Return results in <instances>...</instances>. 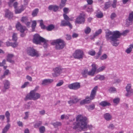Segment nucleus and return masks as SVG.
Wrapping results in <instances>:
<instances>
[{
  "label": "nucleus",
  "instance_id": "6ab92c4d",
  "mask_svg": "<svg viewBox=\"0 0 133 133\" xmlns=\"http://www.w3.org/2000/svg\"><path fill=\"white\" fill-rule=\"evenodd\" d=\"M91 100H92L90 99L89 96H87L84 99L81 101L80 104L81 105H82L85 104L89 103Z\"/></svg>",
  "mask_w": 133,
  "mask_h": 133
},
{
  "label": "nucleus",
  "instance_id": "72a5a7b5",
  "mask_svg": "<svg viewBox=\"0 0 133 133\" xmlns=\"http://www.w3.org/2000/svg\"><path fill=\"white\" fill-rule=\"evenodd\" d=\"M102 32V30L101 29H99L97 31H96L95 34L93 35V38H95L96 37L99 35Z\"/></svg>",
  "mask_w": 133,
  "mask_h": 133
},
{
  "label": "nucleus",
  "instance_id": "7c9ffc66",
  "mask_svg": "<svg viewBox=\"0 0 133 133\" xmlns=\"http://www.w3.org/2000/svg\"><path fill=\"white\" fill-rule=\"evenodd\" d=\"M38 11L39 10L37 8L35 9L34 10L32 13V16L35 17L36 16L38 12Z\"/></svg>",
  "mask_w": 133,
  "mask_h": 133
},
{
  "label": "nucleus",
  "instance_id": "4c0bfd02",
  "mask_svg": "<svg viewBox=\"0 0 133 133\" xmlns=\"http://www.w3.org/2000/svg\"><path fill=\"white\" fill-rule=\"evenodd\" d=\"M105 67L104 66L100 67L98 69H97V73H98L102 71L105 69Z\"/></svg>",
  "mask_w": 133,
  "mask_h": 133
},
{
  "label": "nucleus",
  "instance_id": "0e129e2a",
  "mask_svg": "<svg viewBox=\"0 0 133 133\" xmlns=\"http://www.w3.org/2000/svg\"><path fill=\"white\" fill-rule=\"evenodd\" d=\"M69 9L67 8H65L63 9V10L64 14H66L68 13V11Z\"/></svg>",
  "mask_w": 133,
  "mask_h": 133
},
{
  "label": "nucleus",
  "instance_id": "4be33fe9",
  "mask_svg": "<svg viewBox=\"0 0 133 133\" xmlns=\"http://www.w3.org/2000/svg\"><path fill=\"white\" fill-rule=\"evenodd\" d=\"M4 88L5 89H7L10 88V82L6 80H5L3 82Z\"/></svg>",
  "mask_w": 133,
  "mask_h": 133
},
{
  "label": "nucleus",
  "instance_id": "69168bd1",
  "mask_svg": "<svg viewBox=\"0 0 133 133\" xmlns=\"http://www.w3.org/2000/svg\"><path fill=\"white\" fill-rule=\"evenodd\" d=\"M18 4V3L17 2H16L14 3L13 6L15 10L17 8V7Z\"/></svg>",
  "mask_w": 133,
  "mask_h": 133
},
{
  "label": "nucleus",
  "instance_id": "6e6d98bb",
  "mask_svg": "<svg viewBox=\"0 0 133 133\" xmlns=\"http://www.w3.org/2000/svg\"><path fill=\"white\" fill-rule=\"evenodd\" d=\"M40 21L41 22L40 23V25L41 26V28L43 29H44L45 28V26L44 25L43 20H40Z\"/></svg>",
  "mask_w": 133,
  "mask_h": 133
},
{
  "label": "nucleus",
  "instance_id": "3c124183",
  "mask_svg": "<svg viewBox=\"0 0 133 133\" xmlns=\"http://www.w3.org/2000/svg\"><path fill=\"white\" fill-rule=\"evenodd\" d=\"M95 108V105L94 104H92L89 105V107L88 108V109L89 110H93Z\"/></svg>",
  "mask_w": 133,
  "mask_h": 133
},
{
  "label": "nucleus",
  "instance_id": "6e6552de",
  "mask_svg": "<svg viewBox=\"0 0 133 133\" xmlns=\"http://www.w3.org/2000/svg\"><path fill=\"white\" fill-rule=\"evenodd\" d=\"M62 68L60 66L54 68L53 71L54 73L52 74L53 77H56L59 76L62 72Z\"/></svg>",
  "mask_w": 133,
  "mask_h": 133
},
{
  "label": "nucleus",
  "instance_id": "393cba45",
  "mask_svg": "<svg viewBox=\"0 0 133 133\" xmlns=\"http://www.w3.org/2000/svg\"><path fill=\"white\" fill-rule=\"evenodd\" d=\"M10 127V125L9 123L5 125L3 129L2 132V133H6Z\"/></svg>",
  "mask_w": 133,
  "mask_h": 133
},
{
  "label": "nucleus",
  "instance_id": "20e7f679",
  "mask_svg": "<svg viewBox=\"0 0 133 133\" xmlns=\"http://www.w3.org/2000/svg\"><path fill=\"white\" fill-rule=\"evenodd\" d=\"M52 44L53 45H55V48L57 50H60L63 49L65 45V43L64 41L60 39L54 40L52 43Z\"/></svg>",
  "mask_w": 133,
  "mask_h": 133
},
{
  "label": "nucleus",
  "instance_id": "338daca9",
  "mask_svg": "<svg viewBox=\"0 0 133 133\" xmlns=\"http://www.w3.org/2000/svg\"><path fill=\"white\" fill-rule=\"evenodd\" d=\"M7 56L8 58H13L14 57V55L12 54H9Z\"/></svg>",
  "mask_w": 133,
  "mask_h": 133
},
{
  "label": "nucleus",
  "instance_id": "39448f33",
  "mask_svg": "<svg viewBox=\"0 0 133 133\" xmlns=\"http://www.w3.org/2000/svg\"><path fill=\"white\" fill-rule=\"evenodd\" d=\"M27 52L29 55L32 57L35 56L38 57L40 55L38 52L34 49L33 48L29 47L28 48Z\"/></svg>",
  "mask_w": 133,
  "mask_h": 133
},
{
  "label": "nucleus",
  "instance_id": "a211bd4d",
  "mask_svg": "<svg viewBox=\"0 0 133 133\" xmlns=\"http://www.w3.org/2000/svg\"><path fill=\"white\" fill-rule=\"evenodd\" d=\"M68 26L71 29L72 28V26L70 23L68 21L64 20H62L60 24V26Z\"/></svg>",
  "mask_w": 133,
  "mask_h": 133
},
{
  "label": "nucleus",
  "instance_id": "9b49d317",
  "mask_svg": "<svg viewBox=\"0 0 133 133\" xmlns=\"http://www.w3.org/2000/svg\"><path fill=\"white\" fill-rule=\"evenodd\" d=\"M133 21V11L130 13L129 17L126 20V25L127 26L132 24Z\"/></svg>",
  "mask_w": 133,
  "mask_h": 133
},
{
  "label": "nucleus",
  "instance_id": "ea45409f",
  "mask_svg": "<svg viewBox=\"0 0 133 133\" xmlns=\"http://www.w3.org/2000/svg\"><path fill=\"white\" fill-rule=\"evenodd\" d=\"M21 21L23 22L26 23L28 21V19L27 17H23L22 18Z\"/></svg>",
  "mask_w": 133,
  "mask_h": 133
},
{
  "label": "nucleus",
  "instance_id": "49530a36",
  "mask_svg": "<svg viewBox=\"0 0 133 133\" xmlns=\"http://www.w3.org/2000/svg\"><path fill=\"white\" fill-rule=\"evenodd\" d=\"M110 6V3L109 2H106L105 4L104 8L107 9Z\"/></svg>",
  "mask_w": 133,
  "mask_h": 133
},
{
  "label": "nucleus",
  "instance_id": "412c9836",
  "mask_svg": "<svg viewBox=\"0 0 133 133\" xmlns=\"http://www.w3.org/2000/svg\"><path fill=\"white\" fill-rule=\"evenodd\" d=\"M25 9V7L23 5H21L19 8H17L15 10L16 14H18L21 13Z\"/></svg>",
  "mask_w": 133,
  "mask_h": 133
},
{
  "label": "nucleus",
  "instance_id": "2eb2a0df",
  "mask_svg": "<svg viewBox=\"0 0 133 133\" xmlns=\"http://www.w3.org/2000/svg\"><path fill=\"white\" fill-rule=\"evenodd\" d=\"M92 68L90 71H89L88 73V75L93 76L95 72H97V67L95 64H92L91 65Z\"/></svg>",
  "mask_w": 133,
  "mask_h": 133
},
{
  "label": "nucleus",
  "instance_id": "aec40b11",
  "mask_svg": "<svg viewBox=\"0 0 133 133\" xmlns=\"http://www.w3.org/2000/svg\"><path fill=\"white\" fill-rule=\"evenodd\" d=\"M53 80L51 79H43L42 81L41 84L43 85H46L51 83Z\"/></svg>",
  "mask_w": 133,
  "mask_h": 133
},
{
  "label": "nucleus",
  "instance_id": "473e14b6",
  "mask_svg": "<svg viewBox=\"0 0 133 133\" xmlns=\"http://www.w3.org/2000/svg\"><path fill=\"white\" fill-rule=\"evenodd\" d=\"M66 1V0H61V3L59 5L60 7L61 8H63L65 6Z\"/></svg>",
  "mask_w": 133,
  "mask_h": 133
},
{
  "label": "nucleus",
  "instance_id": "a878e982",
  "mask_svg": "<svg viewBox=\"0 0 133 133\" xmlns=\"http://www.w3.org/2000/svg\"><path fill=\"white\" fill-rule=\"evenodd\" d=\"M104 117L107 121L110 120L112 118V116L109 113L105 114L104 115Z\"/></svg>",
  "mask_w": 133,
  "mask_h": 133
},
{
  "label": "nucleus",
  "instance_id": "13d9d810",
  "mask_svg": "<svg viewBox=\"0 0 133 133\" xmlns=\"http://www.w3.org/2000/svg\"><path fill=\"white\" fill-rule=\"evenodd\" d=\"M115 127L112 124H111L108 127V128L109 129H113Z\"/></svg>",
  "mask_w": 133,
  "mask_h": 133
},
{
  "label": "nucleus",
  "instance_id": "5701e85b",
  "mask_svg": "<svg viewBox=\"0 0 133 133\" xmlns=\"http://www.w3.org/2000/svg\"><path fill=\"white\" fill-rule=\"evenodd\" d=\"M99 105L103 107L109 106L111 105V104L108 102L107 101H103L99 103Z\"/></svg>",
  "mask_w": 133,
  "mask_h": 133
},
{
  "label": "nucleus",
  "instance_id": "f03ea898",
  "mask_svg": "<svg viewBox=\"0 0 133 133\" xmlns=\"http://www.w3.org/2000/svg\"><path fill=\"white\" fill-rule=\"evenodd\" d=\"M119 31H116L113 32L108 30L105 32V37L107 40L110 39V42L112 45L115 46H117L119 44V43L117 42L118 40L119 35Z\"/></svg>",
  "mask_w": 133,
  "mask_h": 133
},
{
  "label": "nucleus",
  "instance_id": "de8ad7c7",
  "mask_svg": "<svg viewBox=\"0 0 133 133\" xmlns=\"http://www.w3.org/2000/svg\"><path fill=\"white\" fill-rule=\"evenodd\" d=\"M120 99L118 98H117L114 99L113 100V102L116 104L118 103L119 102Z\"/></svg>",
  "mask_w": 133,
  "mask_h": 133
},
{
  "label": "nucleus",
  "instance_id": "9d476101",
  "mask_svg": "<svg viewBox=\"0 0 133 133\" xmlns=\"http://www.w3.org/2000/svg\"><path fill=\"white\" fill-rule=\"evenodd\" d=\"M68 87L70 89L76 90L80 88L81 86L79 83L75 82L69 84Z\"/></svg>",
  "mask_w": 133,
  "mask_h": 133
},
{
  "label": "nucleus",
  "instance_id": "bf43d9fd",
  "mask_svg": "<svg viewBox=\"0 0 133 133\" xmlns=\"http://www.w3.org/2000/svg\"><path fill=\"white\" fill-rule=\"evenodd\" d=\"M58 9V6L56 5H55L54 6L53 10L54 11H56Z\"/></svg>",
  "mask_w": 133,
  "mask_h": 133
},
{
  "label": "nucleus",
  "instance_id": "f3484780",
  "mask_svg": "<svg viewBox=\"0 0 133 133\" xmlns=\"http://www.w3.org/2000/svg\"><path fill=\"white\" fill-rule=\"evenodd\" d=\"M16 28L21 33H23L26 30L25 27L22 26L19 23H18L16 25Z\"/></svg>",
  "mask_w": 133,
  "mask_h": 133
},
{
  "label": "nucleus",
  "instance_id": "774afa93",
  "mask_svg": "<svg viewBox=\"0 0 133 133\" xmlns=\"http://www.w3.org/2000/svg\"><path fill=\"white\" fill-rule=\"evenodd\" d=\"M132 51V49L129 47L127 49L125 52L128 54H129Z\"/></svg>",
  "mask_w": 133,
  "mask_h": 133
},
{
  "label": "nucleus",
  "instance_id": "a19ab883",
  "mask_svg": "<svg viewBox=\"0 0 133 133\" xmlns=\"http://www.w3.org/2000/svg\"><path fill=\"white\" fill-rule=\"evenodd\" d=\"M12 39L15 41H16L17 40V34L14 33L12 36Z\"/></svg>",
  "mask_w": 133,
  "mask_h": 133
},
{
  "label": "nucleus",
  "instance_id": "f8f14e48",
  "mask_svg": "<svg viewBox=\"0 0 133 133\" xmlns=\"http://www.w3.org/2000/svg\"><path fill=\"white\" fill-rule=\"evenodd\" d=\"M70 100L68 101V103L70 105L73 104H75L77 103L79 101L78 97L75 96H73L70 97Z\"/></svg>",
  "mask_w": 133,
  "mask_h": 133
},
{
  "label": "nucleus",
  "instance_id": "7ed1b4c3",
  "mask_svg": "<svg viewBox=\"0 0 133 133\" xmlns=\"http://www.w3.org/2000/svg\"><path fill=\"white\" fill-rule=\"evenodd\" d=\"M40 97L41 95L39 93L34 92L33 91H31L29 94L26 96L24 100L25 101L28 99L36 100L39 98Z\"/></svg>",
  "mask_w": 133,
  "mask_h": 133
},
{
  "label": "nucleus",
  "instance_id": "c03bdc74",
  "mask_svg": "<svg viewBox=\"0 0 133 133\" xmlns=\"http://www.w3.org/2000/svg\"><path fill=\"white\" fill-rule=\"evenodd\" d=\"M116 91V89L114 87H111L109 89V91L110 93H114Z\"/></svg>",
  "mask_w": 133,
  "mask_h": 133
},
{
  "label": "nucleus",
  "instance_id": "052dcab7",
  "mask_svg": "<svg viewBox=\"0 0 133 133\" xmlns=\"http://www.w3.org/2000/svg\"><path fill=\"white\" fill-rule=\"evenodd\" d=\"M25 116L24 117V119H27L28 117V116H29V115L28 114V112H25Z\"/></svg>",
  "mask_w": 133,
  "mask_h": 133
},
{
  "label": "nucleus",
  "instance_id": "8fccbe9b",
  "mask_svg": "<svg viewBox=\"0 0 133 133\" xmlns=\"http://www.w3.org/2000/svg\"><path fill=\"white\" fill-rule=\"evenodd\" d=\"M65 37L67 40H70L71 38V35L68 34H66L65 35Z\"/></svg>",
  "mask_w": 133,
  "mask_h": 133
},
{
  "label": "nucleus",
  "instance_id": "b1692460",
  "mask_svg": "<svg viewBox=\"0 0 133 133\" xmlns=\"http://www.w3.org/2000/svg\"><path fill=\"white\" fill-rule=\"evenodd\" d=\"M105 79V77L104 75H97L94 78L95 81L99 79L101 81L104 80Z\"/></svg>",
  "mask_w": 133,
  "mask_h": 133
},
{
  "label": "nucleus",
  "instance_id": "864d4df0",
  "mask_svg": "<svg viewBox=\"0 0 133 133\" xmlns=\"http://www.w3.org/2000/svg\"><path fill=\"white\" fill-rule=\"evenodd\" d=\"M116 15L115 13H112L110 15V18L112 19H114L116 17Z\"/></svg>",
  "mask_w": 133,
  "mask_h": 133
},
{
  "label": "nucleus",
  "instance_id": "09e8293b",
  "mask_svg": "<svg viewBox=\"0 0 133 133\" xmlns=\"http://www.w3.org/2000/svg\"><path fill=\"white\" fill-rule=\"evenodd\" d=\"M64 83V82L63 80H61L59 81L58 83L56 84L57 87H59L62 85Z\"/></svg>",
  "mask_w": 133,
  "mask_h": 133
},
{
  "label": "nucleus",
  "instance_id": "c9c22d12",
  "mask_svg": "<svg viewBox=\"0 0 133 133\" xmlns=\"http://www.w3.org/2000/svg\"><path fill=\"white\" fill-rule=\"evenodd\" d=\"M96 16L99 18H102L103 16V14L101 11L97 12L96 15Z\"/></svg>",
  "mask_w": 133,
  "mask_h": 133
},
{
  "label": "nucleus",
  "instance_id": "423d86ee",
  "mask_svg": "<svg viewBox=\"0 0 133 133\" xmlns=\"http://www.w3.org/2000/svg\"><path fill=\"white\" fill-rule=\"evenodd\" d=\"M45 41V39L44 38L41 37L37 34H35L34 36L33 42L34 43L38 44L41 42H44Z\"/></svg>",
  "mask_w": 133,
  "mask_h": 133
},
{
  "label": "nucleus",
  "instance_id": "0eeeda50",
  "mask_svg": "<svg viewBox=\"0 0 133 133\" xmlns=\"http://www.w3.org/2000/svg\"><path fill=\"white\" fill-rule=\"evenodd\" d=\"M72 55L74 58H82L84 57L83 51L80 49L76 50Z\"/></svg>",
  "mask_w": 133,
  "mask_h": 133
},
{
  "label": "nucleus",
  "instance_id": "603ef678",
  "mask_svg": "<svg viewBox=\"0 0 133 133\" xmlns=\"http://www.w3.org/2000/svg\"><path fill=\"white\" fill-rule=\"evenodd\" d=\"M18 45V43L17 42L14 43H11V46L13 48H15Z\"/></svg>",
  "mask_w": 133,
  "mask_h": 133
},
{
  "label": "nucleus",
  "instance_id": "bb28decb",
  "mask_svg": "<svg viewBox=\"0 0 133 133\" xmlns=\"http://www.w3.org/2000/svg\"><path fill=\"white\" fill-rule=\"evenodd\" d=\"M42 124V122L41 121H38L34 125L35 128L37 129L39 128L40 126Z\"/></svg>",
  "mask_w": 133,
  "mask_h": 133
},
{
  "label": "nucleus",
  "instance_id": "79ce46f5",
  "mask_svg": "<svg viewBox=\"0 0 133 133\" xmlns=\"http://www.w3.org/2000/svg\"><path fill=\"white\" fill-rule=\"evenodd\" d=\"M29 82H25L21 86V88H24L28 86L29 84Z\"/></svg>",
  "mask_w": 133,
  "mask_h": 133
},
{
  "label": "nucleus",
  "instance_id": "f704fd0d",
  "mask_svg": "<svg viewBox=\"0 0 133 133\" xmlns=\"http://www.w3.org/2000/svg\"><path fill=\"white\" fill-rule=\"evenodd\" d=\"M54 28L55 26L54 25L52 24H50L48 26L46 29L47 30L50 31L53 29Z\"/></svg>",
  "mask_w": 133,
  "mask_h": 133
},
{
  "label": "nucleus",
  "instance_id": "4468645a",
  "mask_svg": "<svg viewBox=\"0 0 133 133\" xmlns=\"http://www.w3.org/2000/svg\"><path fill=\"white\" fill-rule=\"evenodd\" d=\"M98 87L96 86H95L91 91L89 97L92 100L95 98L96 95V92L98 90Z\"/></svg>",
  "mask_w": 133,
  "mask_h": 133
},
{
  "label": "nucleus",
  "instance_id": "5fc2aeb1",
  "mask_svg": "<svg viewBox=\"0 0 133 133\" xmlns=\"http://www.w3.org/2000/svg\"><path fill=\"white\" fill-rule=\"evenodd\" d=\"M63 16L64 19L66 21H68L70 19L69 17L65 14H63Z\"/></svg>",
  "mask_w": 133,
  "mask_h": 133
},
{
  "label": "nucleus",
  "instance_id": "4d7b16f0",
  "mask_svg": "<svg viewBox=\"0 0 133 133\" xmlns=\"http://www.w3.org/2000/svg\"><path fill=\"white\" fill-rule=\"evenodd\" d=\"M117 3V0H114L113 2L112 5V7L114 8H115L116 7Z\"/></svg>",
  "mask_w": 133,
  "mask_h": 133
},
{
  "label": "nucleus",
  "instance_id": "1a4fd4ad",
  "mask_svg": "<svg viewBox=\"0 0 133 133\" xmlns=\"http://www.w3.org/2000/svg\"><path fill=\"white\" fill-rule=\"evenodd\" d=\"M84 16L85 15L84 13H80L79 16L76 18L75 23L78 24L83 23L85 21Z\"/></svg>",
  "mask_w": 133,
  "mask_h": 133
},
{
  "label": "nucleus",
  "instance_id": "680f3d73",
  "mask_svg": "<svg viewBox=\"0 0 133 133\" xmlns=\"http://www.w3.org/2000/svg\"><path fill=\"white\" fill-rule=\"evenodd\" d=\"M26 78L27 79L31 82L32 81V77L29 75H27L26 76Z\"/></svg>",
  "mask_w": 133,
  "mask_h": 133
},
{
  "label": "nucleus",
  "instance_id": "c756f323",
  "mask_svg": "<svg viewBox=\"0 0 133 133\" xmlns=\"http://www.w3.org/2000/svg\"><path fill=\"white\" fill-rule=\"evenodd\" d=\"M129 32V30H125L123 32H122L121 33H120L119 32V31L118 33L119 36V38L120 37V36L121 35H122L123 36H125L126 35V34L128 33Z\"/></svg>",
  "mask_w": 133,
  "mask_h": 133
},
{
  "label": "nucleus",
  "instance_id": "cd10ccee",
  "mask_svg": "<svg viewBox=\"0 0 133 133\" xmlns=\"http://www.w3.org/2000/svg\"><path fill=\"white\" fill-rule=\"evenodd\" d=\"M51 124L52 125L54 126L55 128H56L59 126H61L62 124L60 122H55L51 123Z\"/></svg>",
  "mask_w": 133,
  "mask_h": 133
},
{
  "label": "nucleus",
  "instance_id": "e2e57ef3",
  "mask_svg": "<svg viewBox=\"0 0 133 133\" xmlns=\"http://www.w3.org/2000/svg\"><path fill=\"white\" fill-rule=\"evenodd\" d=\"M78 36V35L76 33H73L72 35V37L73 38H76Z\"/></svg>",
  "mask_w": 133,
  "mask_h": 133
},
{
  "label": "nucleus",
  "instance_id": "a18cd8bd",
  "mask_svg": "<svg viewBox=\"0 0 133 133\" xmlns=\"http://www.w3.org/2000/svg\"><path fill=\"white\" fill-rule=\"evenodd\" d=\"M88 54L91 56H94L96 52L94 50H92L89 51L88 52Z\"/></svg>",
  "mask_w": 133,
  "mask_h": 133
},
{
  "label": "nucleus",
  "instance_id": "2f4dec72",
  "mask_svg": "<svg viewBox=\"0 0 133 133\" xmlns=\"http://www.w3.org/2000/svg\"><path fill=\"white\" fill-rule=\"evenodd\" d=\"M88 70L87 69L84 70L82 73V74L83 77H86L87 76L88 74Z\"/></svg>",
  "mask_w": 133,
  "mask_h": 133
},
{
  "label": "nucleus",
  "instance_id": "c85d7f7f",
  "mask_svg": "<svg viewBox=\"0 0 133 133\" xmlns=\"http://www.w3.org/2000/svg\"><path fill=\"white\" fill-rule=\"evenodd\" d=\"M5 115L7 119V122L9 123L10 121V114L8 111H7L5 113Z\"/></svg>",
  "mask_w": 133,
  "mask_h": 133
},
{
  "label": "nucleus",
  "instance_id": "dca6fc26",
  "mask_svg": "<svg viewBox=\"0 0 133 133\" xmlns=\"http://www.w3.org/2000/svg\"><path fill=\"white\" fill-rule=\"evenodd\" d=\"M5 17L10 19L12 18L13 17L12 13L8 9H6L5 10Z\"/></svg>",
  "mask_w": 133,
  "mask_h": 133
},
{
  "label": "nucleus",
  "instance_id": "f257e3e1",
  "mask_svg": "<svg viewBox=\"0 0 133 133\" xmlns=\"http://www.w3.org/2000/svg\"><path fill=\"white\" fill-rule=\"evenodd\" d=\"M87 119L86 117H83L81 115H78L76 117L77 122H74L73 124L74 125L73 129H76L79 128L82 130L88 128L89 129H91L92 126L91 125L87 124Z\"/></svg>",
  "mask_w": 133,
  "mask_h": 133
},
{
  "label": "nucleus",
  "instance_id": "58836bf2",
  "mask_svg": "<svg viewBox=\"0 0 133 133\" xmlns=\"http://www.w3.org/2000/svg\"><path fill=\"white\" fill-rule=\"evenodd\" d=\"M36 22L35 21H34L32 22V23L31 25V27L32 29V31H34V29L36 25Z\"/></svg>",
  "mask_w": 133,
  "mask_h": 133
},
{
  "label": "nucleus",
  "instance_id": "ddd939ff",
  "mask_svg": "<svg viewBox=\"0 0 133 133\" xmlns=\"http://www.w3.org/2000/svg\"><path fill=\"white\" fill-rule=\"evenodd\" d=\"M131 85L130 84H128L126 86L125 89L127 93L125 94L127 97L130 96L131 93H133V89H131Z\"/></svg>",
  "mask_w": 133,
  "mask_h": 133
},
{
  "label": "nucleus",
  "instance_id": "e433bc0d",
  "mask_svg": "<svg viewBox=\"0 0 133 133\" xmlns=\"http://www.w3.org/2000/svg\"><path fill=\"white\" fill-rule=\"evenodd\" d=\"M39 130L40 133H44L45 131V128L44 126H42L39 128Z\"/></svg>",
  "mask_w": 133,
  "mask_h": 133
},
{
  "label": "nucleus",
  "instance_id": "37998d69",
  "mask_svg": "<svg viewBox=\"0 0 133 133\" xmlns=\"http://www.w3.org/2000/svg\"><path fill=\"white\" fill-rule=\"evenodd\" d=\"M91 31V29L89 27H87L84 30V32L86 34H88Z\"/></svg>",
  "mask_w": 133,
  "mask_h": 133
}]
</instances>
